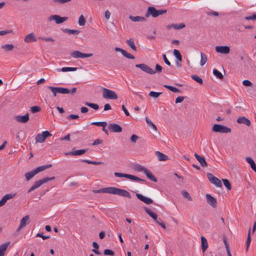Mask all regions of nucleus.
<instances>
[{
    "mask_svg": "<svg viewBox=\"0 0 256 256\" xmlns=\"http://www.w3.org/2000/svg\"><path fill=\"white\" fill-rule=\"evenodd\" d=\"M51 166H52V164L37 167L34 170L30 172H26L24 174L26 180L27 181L30 180L32 178H34L36 174H38V172H41L45 170L46 168H49Z\"/></svg>",
    "mask_w": 256,
    "mask_h": 256,
    "instance_id": "obj_1",
    "label": "nucleus"
},
{
    "mask_svg": "<svg viewBox=\"0 0 256 256\" xmlns=\"http://www.w3.org/2000/svg\"><path fill=\"white\" fill-rule=\"evenodd\" d=\"M134 170L138 172H143L146 176L147 178L152 181L154 182H156L157 181L156 177L146 167L137 164L134 166Z\"/></svg>",
    "mask_w": 256,
    "mask_h": 256,
    "instance_id": "obj_2",
    "label": "nucleus"
},
{
    "mask_svg": "<svg viewBox=\"0 0 256 256\" xmlns=\"http://www.w3.org/2000/svg\"><path fill=\"white\" fill-rule=\"evenodd\" d=\"M167 10H157L153 6H150L148 8L146 13V17H148L150 15L152 16L154 18H156L160 15L166 14Z\"/></svg>",
    "mask_w": 256,
    "mask_h": 256,
    "instance_id": "obj_3",
    "label": "nucleus"
},
{
    "mask_svg": "<svg viewBox=\"0 0 256 256\" xmlns=\"http://www.w3.org/2000/svg\"><path fill=\"white\" fill-rule=\"evenodd\" d=\"M111 194L118 195L129 198H131V195L128 192L116 187H112Z\"/></svg>",
    "mask_w": 256,
    "mask_h": 256,
    "instance_id": "obj_4",
    "label": "nucleus"
},
{
    "mask_svg": "<svg viewBox=\"0 0 256 256\" xmlns=\"http://www.w3.org/2000/svg\"><path fill=\"white\" fill-rule=\"evenodd\" d=\"M114 175L116 177L126 178L130 179V180H132L133 181H136V182H138L145 181L143 179H142L138 177H137L136 176L131 175L130 174H122V173H120V172H115L114 173Z\"/></svg>",
    "mask_w": 256,
    "mask_h": 256,
    "instance_id": "obj_5",
    "label": "nucleus"
},
{
    "mask_svg": "<svg viewBox=\"0 0 256 256\" xmlns=\"http://www.w3.org/2000/svg\"><path fill=\"white\" fill-rule=\"evenodd\" d=\"M102 96L106 99L116 100L118 98L117 94L114 91L106 88L102 89Z\"/></svg>",
    "mask_w": 256,
    "mask_h": 256,
    "instance_id": "obj_6",
    "label": "nucleus"
},
{
    "mask_svg": "<svg viewBox=\"0 0 256 256\" xmlns=\"http://www.w3.org/2000/svg\"><path fill=\"white\" fill-rule=\"evenodd\" d=\"M212 130L216 132L229 133L231 132V129L227 126L214 124L212 128Z\"/></svg>",
    "mask_w": 256,
    "mask_h": 256,
    "instance_id": "obj_7",
    "label": "nucleus"
},
{
    "mask_svg": "<svg viewBox=\"0 0 256 256\" xmlns=\"http://www.w3.org/2000/svg\"><path fill=\"white\" fill-rule=\"evenodd\" d=\"M54 179V177L52 178H46L42 180H38L28 190V192H31L34 190L36 188H39L40 186H41L44 184H45L48 181H50L51 180H52Z\"/></svg>",
    "mask_w": 256,
    "mask_h": 256,
    "instance_id": "obj_8",
    "label": "nucleus"
},
{
    "mask_svg": "<svg viewBox=\"0 0 256 256\" xmlns=\"http://www.w3.org/2000/svg\"><path fill=\"white\" fill-rule=\"evenodd\" d=\"M51 136V134L47 130L42 132L41 134H38L36 136V142L40 143L44 142L45 141L46 138L50 136Z\"/></svg>",
    "mask_w": 256,
    "mask_h": 256,
    "instance_id": "obj_9",
    "label": "nucleus"
},
{
    "mask_svg": "<svg viewBox=\"0 0 256 256\" xmlns=\"http://www.w3.org/2000/svg\"><path fill=\"white\" fill-rule=\"evenodd\" d=\"M207 176L212 184L216 185L217 187L221 188L222 186V183L218 178L210 172L207 174Z\"/></svg>",
    "mask_w": 256,
    "mask_h": 256,
    "instance_id": "obj_10",
    "label": "nucleus"
},
{
    "mask_svg": "<svg viewBox=\"0 0 256 256\" xmlns=\"http://www.w3.org/2000/svg\"><path fill=\"white\" fill-rule=\"evenodd\" d=\"M67 17H61L58 15H52L48 17V20L50 22L54 20L57 24H60L66 21Z\"/></svg>",
    "mask_w": 256,
    "mask_h": 256,
    "instance_id": "obj_11",
    "label": "nucleus"
},
{
    "mask_svg": "<svg viewBox=\"0 0 256 256\" xmlns=\"http://www.w3.org/2000/svg\"><path fill=\"white\" fill-rule=\"evenodd\" d=\"M216 51L220 54H226L230 53V48L228 46H216Z\"/></svg>",
    "mask_w": 256,
    "mask_h": 256,
    "instance_id": "obj_12",
    "label": "nucleus"
},
{
    "mask_svg": "<svg viewBox=\"0 0 256 256\" xmlns=\"http://www.w3.org/2000/svg\"><path fill=\"white\" fill-rule=\"evenodd\" d=\"M72 57L74 58H85L90 57L92 56V54H84L79 51H74L71 54Z\"/></svg>",
    "mask_w": 256,
    "mask_h": 256,
    "instance_id": "obj_13",
    "label": "nucleus"
},
{
    "mask_svg": "<svg viewBox=\"0 0 256 256\" xmlns=\"http://www.w3.org/2000/svg\"><path fill=\"white\" fill-rule=\"evenodd\" d=\"M30 222V217L28 215L22 218L20 220V226H18L17 231H20L23 228L26 226Z\"/></svg>",
    "mask_w": 256,
    "mask_h": 256,
    "instance_id": "obj_14",
    "label": "nucleus"
},
{
    "mask_svg": "<svg viewBox=\"0 0 256 256\" xmlns=\"http://www.w3.org/2000/svg\"><path fill=\"white\" fill-rule=\"evenodd\" d=\"M16 195V193L8 194L4 196L0 200V207L5 204L8 200L14 198Z\"/></svg>",
    "mask_w": 256,
    "mask_h": 256,
    "instance_id": "obj_15",
    "label": "nucleus"
},
{
    "mask_svg": "<svg viewBox=\"0 0 256 256\" xmlns=\"http://www.w3.org/2000/svg\"><path fill=\"white\" fill-rule=\"evenodd\" d=\"M108 129L114 132H122V128L118 124L112 123L108 125Z\"/></svg>",
    "mask_w": 256,
    "mask_h": 256,
    "instance_id": "obj_16",
    "label": "nucleus"
},
{
    "mask_svg": "<svg viewBox=\"0 0 256 256\" xmlns=\"http://www.w3.org/2000/svg\"><path fill=\"white\" fill-rule=\"evenodd\" d=\"M136 66L148 74H154L155 73V71L148 66V65H136Z\"/></svg>",
    "mask_w": 256,
    "mask_h": 256,
    "instance_id": "obj_17",
    "label": "nucleus"
},
{
    "mask_svg": "<svg viewBox=\"0 0 256 256\" xmlns=\"http://www.w3.org/2000/svg\"><path fill=\"white\" fill-rule=\"evenodd\" d=\"M15 120L20 123H26L29 120V115L26 113L24 116H17L15 117Z\"/></svg>",
    "mask_w": 256,
    "mask_h": 256,
    "instance_id": "obj_18",
    "label": "nucleus"
},
{
    "mask_svg": "<svg viewBox=\"0 0 256 256\" xmlns=\"http://www.w3.org/2000/svg\"><path fill=\"white\" fill-rule=\"evenodd\" d=\"M114 50L116 52H119L122 53L123 56L124 57L129 58V59H134V56L131 54L130 53L128 52L126 50L119 48H115Z\"/></svg>",
    "mask_w": 256,
    "mask_h": 256,
    "instance_id": "obj_19",
    "label": "nucleus"
},
{
    "mask_svg": "<svg viewBox=\"0 0 256 256\" xmlns=\"http://www.w3.org/2000/svg\"><path fill=\"white\" fill-rule=\"evenodd\" d=\"M136 196L137 198L142 202H144L146 204H152L153 202V200L148 197H146L140 194H136Z\"/></svg>",
    "mask_w": 256,
    "mask_h": 256,
    "instance_id": "obj_20",
    "label": "nucleus"
},
{
    "mask_svg": "<svg viewBox=\"0 0 256 256\" xmlns=\"http://www.w3.org/2000/svg\"><path fill=\"white\" fill-rule=\"evenodd\" d=\"M206 198L208 203L214 208L216 206V200L215 198L211 196L210 194H206Z\"/></svg>",
    "mask_w": 256,
    "mask_h": 256,
    "instance_id": "obj_21",
    "label": "nucleus"
},
{
    "mask_svg": "<svg viewBox=\"0 0 256 256\" xmlns=\"http://www.w3.org/2000/svg\"><path fill=\"white\" fill-rule=\"evenodd\" d=\"M194 156L199 162L200 164L202 167H206L208 166L207 162L206 161L205 158L203 156H200L196 153L194 154Z\"/></svg>",
    "mask_w": 256,
    "mask_h": 256,
    "instance_id": "obj_22",
    "label": "nucleus"
},
{
    "mask_svg": "<svg viewBox=\"0 0 256 256\" xmlns=\"http://www.w3.org/2000/svg\"><path fill=\"white\" fill-rule=\"evenodd\" d=\"M37 38L34 33L32 32L27 34L24 38V42L27 43L32 42H36Z\"/></svg>",
    "mask_w": 256,
    "mask_h": 256,
    "instance_id": "obj_23",
    "label": "nucleus"
},
{
    "mask_svg": "<svg viewBox=\"0 0 256 256\" xmlns=\"http://www.w3.org/2000/svg\"><path fill=\"white\" fill-rule=\"evenodd\" d=\"M238 124H243L247 126L250 125V121L244 116L239 117L236 120Z\"/></svg>",
    "mask_w": 256,
    "mask_h": 256,
    "instance_id": "obj_24",
    "label": "nucleus"
},
{
    "mask_svg": "<svg viewBox=\"0 0 256 256\" xmlns=\"http://www.w3.org/2000/svg\"><path fill=\"white\" fill-rule=\"evenodd\" d=\"M87 151L86 149H82L79 150H76L74 151H72L70 152H68L66 153V154L71 155V156H80L84 154Z\"/></svg>",
    "mask_w": 256,
    "mask_h": 256,
    "instance_id": "obj_25",
    "label": "nucleus"
},
{
    "mask_svg": "<svg viewBox=\"0 0 256 256\" xmlns=\"http://www.w3.org/2000/svg\"><path fill=\"white\" fill-rule=\"evenodd\" d=\"M200 239L202 242V252H206V250L208 248V243L207 240L206 238L205 237L202 236L200 238Z\"/></svg>",
    "mask_w": 256,
    "mask_h": 256,
    "instance_id": "obj_26",
    "label": "nucleus"
},
{
    "mask_svg": "<svg viewBox=\"0 0 256 256\" xmlns=\"http://www.w3.org/2000/svg\"><path fill=\"white\" fill-rule=\"evenodd\" d=\"M112 192V187H108V188H100L99 190H95L94 191V192L95 193H107V194H110Z\"/></svg>",
    "mask_w": 256,
    "mask_h": 256,
    "instance_id": "obj_27",
    "label": "nucleus"
},
{
    "mask_svg": "<svg viewBox=\"0 0 256 256\" xmlns=\"http://www.w3.org/2000/svg\"><path fill=\"white\" fill-rule=\"evenodd\" d=\"M156 154L160 161H165L168 160V156H167L158 151L156 152Z\"/></svg>",
    "mask_w": 256,
    "mask_h": 256,
    "instance_id": "obj_28",
    "label": "nucleus"
},
{
    "mask_svg": "<svg viewBox=\"0 0 256 256\" xmlns=\"http://www.w3.org/2000/svg\"><path fill=\"white\" fill-rule=\"evenodd\" d=\"M129 18L134 22H144V21H146V19L144 17H142V16H129Z\"/></svg>",
    "mask_w": 256,
    "mask_h": 256,
    "instance_id": "obj_29",
    "label": "nucleus"
},
{
    "mask_svg": "<svg viewBox=\"0 0 256 256\" xmlns=\"http://www.w3.org/2000/svg\"><path fill=\"white\" fill-rule=\"evenodd\" d=\"M126 43L128 46L134 52L137 50V48L135 46L134 40L132 38H130L126 40Z\"/></svg>",
    "mask_w": 256,
    "mask_h": 256,
    "instance_id": "obj_30",
    "label": "nucleus"
},
{
    "mask_svg": "<svg viewBox=\"0 0 256 256\" xmlns=\"http://www.w3.org/2000/svg\"><path fill=\"white\" fill-rule=\"evenodd\" d=\"M56 92L58 93L62 94H68L70 93V90L67 88H62V87H56Z\"/></svg>",
    "mask_w": 256,
    "mask_h": 256,
    "instance_id": "obj_31",
    "label": "nucleus"
},
{
    "mask_svg": "<svg viewBox=\"0 0 256 256\" xmlns=\"http://www.w3.org/2000/svg\"><path fill=\"white\" fill-rule=\"evenodd\" d=\"M246 161L250 164V168L252 170L256 168V164L254 160L250 157L246 158Z\"/></svg>",
    "mask_w": 256,
    "mask_h": 256,
    "instance_id": "obj_32",
    "label": "nucleus"
},
{
    "mask_svg": "<svg viewBox=\"0 0 256 256\" xmlns=\"http://www.w3.org/2000/svg\"><path fill=\"white\" fill-rule=\"evenodd\" d=\"M8 244L5 243L0 246V256H4L5 251L8 246Z\"/></svg>",
    "mask_w": 256,
    "mask_h": 256,
    "instance_id": "obj_33",
    "label": "nucleus"
},
{
    "mask_svg": "<svg viewBox=\"0 0 256 256\" xmlns=\"http://www.w3.org/2000/svg\"><path fill=\"white\" fill-rule=\"evenodd\" d=\"M145 212L152 218H153L155 221L157 220V215L151 211L150 209L147 208H144Z\"/></svg>",
    "mask_w": 256,
    "mask_h": 256,
    "instance_id": "obj_34",
    "label": "nucleus"
},
{
    "mask_svg": "<svg viewBox=\"0 0 256 256\" xmlns=\"http://www.w3.org/2000/svg\"><path fill=\"white\" fill-rule=\"evenodd\" d=\"M62 31L70 34H78L80 32L78 30H70L68 28L63 29Z\"/></svg>",
    "mask_w": 256,
    "mask_h": 256,
    "instance_id": "obj_35",
    "label": "nucleus"
},
{
    "mask_svg": "<svg viewBox=\"0 0 256 256\" xmlns=\"http://www.w3.org/2000/svg\"><path fill=\"white\" fill-rule=\"evenodd\" d=\"M174 54L178 60V62H181L182 60V55L180 51L178 50H174Z\"/></svg>",
    "mask_w": 256,
    "mask_h": 256,
    "instance_id": "obj_36",
    "label": "nucleus"
},
{
    "mask_svg": "<svg viewBox=\"0 0 256 256\" xmlns=\"http://www.w3.org/2000/svg\"><path fill=\"white\" fill-rule=\"evenodd\" d=\"M214 74L220 80H222L224 78L223 74L219 70L216 69L213 70Z\"/></svg>",
    "mask_w": 256,
    "mask_h": 256,
    "instance_id": "obj_37",
    "label": "nucleus"
},
{
    "mask_svg": "<svg viewBox=\"0 0 256 256\" xmlns=\"http://www.w3.org/2000/svg\"><path fill=\"white\" fill-rule=\"evenodd\" d=\"M164 86L174 92H180V90L176 87L168 85H164Z\"/></svg>",
    "mask_w": 256,
    "mask_h": 256,
    "instance_id": "obj_38",
    "label": "nucleus"
},
{
    "mask_svg": "<svg viewBox=\"0 0 256 256\" xmlns=\"http://www.w3.org/2000/svg\"><path fill=\"white\" fill-rule=\"evenodd\" d=\"M85 105L92 108L98 110L99 108V106L96 104L90 103L89 102H86Z\"/></svg>",
    "mask_w": 256,
    "mask_h": 256,
    "instance_id": "obj_39",
    "label": "nucleus"
},
{
    "mask_svg": "<svg viewBox=\"0 0 256 256\" xmlns=\"http://www.w3.org/2000/svg\"><path fill=\"white\" fill-rule=\"evenodd\" d=\"M191 78L193 80H195L198 84H202V80L200 77L198 76L197 75H195V74L192 75L191 76Z\"/></svg>",
    "mask_w": 256,
    "mask_h": 256,
    "instance_id": "obj_40",
    "label": "nucleus"
},
{
    "mask_svg": "<svg viewBox=\"0 0 256 256\" xmlns=\"http://www.w3.org/2000/svg\"><path fill=\"white\" fill-rule=\"evenodd\" d=\"M172 28L176 30H180L184 28L185 27V24L181 23L178 24H172Z\"/></svg>",
    "mask_w": 256,
    "mask_h": 256,
    "instance_id": "obj_41",
    "label": "nucleus"
},
{
    "mask_svg": "<svg viewBox=\"0 0 256 256\" xmlns=\"http://www.w3.org/2000/svg\"><path fill=\"white\" fill-rule=\"evenodd\" d=\"M146 121L147 124L150 127H152L154 130H157L156 126L152 123L150 119L148 118H146Z\"/></svg>",
    "mask_w": 256,
    "mask_h": 256,
    "instance_id": "obj_42",
    "label": "nucleus"
},
{
    "mask_svg": "<svg viewBox=\"0 0 256 256\" xmlns=\"http://www.w3.org/2000/svg\"><path fill=\"white\" fill-rule=\"evenodd\" d=\"M86 20L84 18V16H83V15H81L80 17H79V18H78V24L80 26H84L86 24Z\"/></svg>",
    "mask_w": 256,
    "mask_h": 256,
    "instance_id": "obj_43",
    "label": "nucleus"
},
{
    "mask_svg": "<svg viewBox=\"0 0 256 256\" xmlns=\"http://www.w3.org/2000/svg\"><path fill=\"white\" fill-rule=\"evenodd\" d=\"M2 48L6 50H11L14 48V46L12 44H6L2 46Z\"/></svg>",
    "mask_w": 256,
    "mask_h": 256,
    "instance_id": "obj_44",
    "label": "nucleus"
},
{
    "mask_svg": "<svg viewBox=\"0 0 256 256\" xmlns=\"http://www.w3.org/2000/svg\"><path fill=\"white\" fill-rule=\"evenodd\" d=\"M200 64H205L207 62L206 56L202 52L200 53Z\"/></svg>",
    "mask_w": 256,
    "mask_h": 256,
    "instance_id": "obj_45",
    "label": "nucleus"
},
{
    "mask_svg": "<svg viewBox=\"0 0 256 256\" xmlns=\"http://www.w3.org/2000/svg\"><path fill=\"white\" fill-rule=\"evenodd\" d=\"M92 124L102 127L103 126H106L107 123L106 122H92Z\"/></svg>",
    "mask_w": 256,
    "mask_h": 256,
    "instance_id": "obj_46",
    "label": "nucleus"
},
{
    "mask_svg": "<svg viewBox=\"0 0 256 256\" xmlns=\"http://www.w3.org/2000/svg\"><path fill=\"white\" fill-rule=\"evenodd\" d=\"M244 20H256V13H254L250 16H246L244 18Z\"/></svg>",
    "mask_w": 256,
    "mask_h": 256,
    "instance_id": "obj_47",
    "label": "nucleus"
},
{
    "mask_svg": "<svg viewBox=\"0 0 256 256\" xmlns=\"http://www.w3.org/2000/svg\"><path fill=\"white\" fill-rule=\"evenodd\" d=\"M77 70L76 68L64 67L61 69V71L64 72L74 71Z\"/></svg>",
    "mask_w": 256,
    "mask_h": 256,
    "instance_id": "obj_48",
    "label": "nucleus"
},
{
    "mask_svg": "<svg viewBox=\"0 0 256 256\" xmlns=\"http://www.w3.org/2000/svg\"><path fill=\"white\" fill-rule=\"evenodd\" d=\"M206 14L208 16H219V14L218 12L212 11V10L207 11L206 12Z\"/></svg>",
    "mask_w": 256,
    "mask_h": 256,
    "instance_id": "obj_49",
    "label": "nucleus"
},
{
    "mask_svg": "<svg viewBox=\"0 0 256 256\" xmlns=\"http://www.w3.org/2000/svg\"><path fill=\"white\" fill-rule=\"evenodd\" d=\"M224 245H225V246L226 248L227 254H228V256H230L231 253H230V250L229 246H228V243L226 241V238L224 239Z\"/></svg>",
    "mask_w": 256,
    "mask_h": 256,
    "instance_id": "obj_50",
    "label": "nucleus"
},
{
    "mask_svg": "<svg viewBox=\"0 0 256 256\" xmlns=\"http://www.w3.org/2000/svg\"><path fill=\"white\" fill-rule=\"evenodd\" d=\"M222 181L224 186L228 190H230L231 189V184L229 181L227 179H222Z\"/></svg>",
    "mask_w": 256,
    "mask_h": 256,
    "instance_id": "obj_51",
    "label": "nucleus"
},
{
    "mask_svg": "<svg viewBox=\"0 0 256 256\" xmlns=\"http://www.w3.org/2000/svg\"><path fill=\"white\" fill-rule=\"evenodd\" d=\"M161 94V92L152 91L150 92L149 96L154 98H157Z\"/></svg>",
    "mask_w": 256,
    "mask_h": 256,
    "instance_id": "obj_52",
    "label": "nucleus"
},
{
    "mask_svg": "<svg viewBox=\"0 0 256 256\" xmlns=\"http://www.w3.org/2000/svg\"><path fill=\"white\" fill-rule=\"evenodd\" d=\"M40 110V108L38 106H33L30 108V111L32 113H36Z\"/></svg>",
    "mask_w": 256,
    "mask_h": 256,
    "instance_id": "obj_53",
    "label": "nucleus"
},
{
    "mask_svg": "<svg viewBox=\"0 0 256 256\" xmlns=\"http://www.w3.org/2000/svg\"><path fill=\"white\" fill-rule=\"evenodd\" d=\"M182 195L184 198L188 199L189 200H192V197L190 196V195L188 192H186V191L182 192Z\"/></svg>",
    "mask_w": 256,
    "mask_h": 256,
    "instance_id": "obj_54",
    "label": "nucleus"
},
{
    "mask_svg": "<svg viewBox=\"0 0 256 256\" xmlns=\"http://www.w3.org/2000/svg\"><path fill=\"white\" fill-rule=\"evenodd\" d=\"M104 255L114 256V252L111 250L106 249L104 250Z\"/></svg>",
    "mask_w": 256,
    "mask_h": 256,
    "instance_id": "obj_55",
    "label": "nucleus"
},
{
    "mask_svg": "<svg viewBox=\"0 0 256 256\" xmlns=\"http://www.w3.org/2000/svg\"><path fill=\"white\" fill-rule=\"evenodd\" d=\"M71 0H53L56 4H63L70 2Z\"/></svg>",
    "mask_w": 256,
    "mask_h": 256,
    "instance_id": "obj_56",
    "label": "nucleus"
},
{
    "mask_svg": "<svg viewBox=\"0 0 256 256\" xmlns=\"http://www.w3.org/2000/svg\"><path fill=\"white\" fill-rule=\"evenodd\" d=\"M44 42H54L55 40L52 38H40Z\"/></svg>",
    "mask_w": 256,
    "mask_h": 256,
    "instance_id": "obj_57",
    "label": "nucleus"
},
{
    "mask_svg": "<svg viewBox=\"0 0 256 256\" xmlns=\"http://www.w3.org/2000/svg\"><path fill=\"white\" fill-rule=\"evenodd\" d=\"M48 88L52 92L54 96H56V94L58 93V92H56V88L53 86H49Z\"/></svg>",
    "mask_w": 256,
    "mask_h": 256,
    "instance_id": "obj_58",
    "label": "nucleus"
},
{
    "mask_svg": "<svg viewBox=\"0 0 256 256\" xmlns=\"http://www.w3.org/2000/svg\"><path fill=\"white\" fill-rule=\"evenodd\" d=\"M242 84L244 86H252V84L248 80H244L242 82Z\"/></svg>",
    "mask_w": 256,
    "mask_h": 256,
    "instance_id": "obj_59",
    "label": "nucleus"
},
{
    "mask_svg": "<svg viewBox=\"0 0 256 256\" xmlns=\"http://www.w3.org/2000/svg\"><path fill=\"white\" fill-rule=\"evenodd\" d=\"M79 118V116L78 115L76 114H70L68 116L67 118L68 120H74V119H77Z\"/></svg>",
    "mask_w": 256,
    "mask_h": 256,
    "instance_id": "obj_60",
    "label": "nucleus"
},
{
    "mask_svg": "<svg viewBox=\"0 0 256 256\" xmlns=\"http://www.w3.org/2000/svg\"><path fill=\"white\" fill-rule=\"evenodd\" d=\"M184 99V96H178V98H176L175 102L176 104L180 103L182 102Z\"/></svg>",
    "mask_w": 256,
    "mask_h": 256,
    "instance_id": "obj_61",
    "label": "nucleus"
},
{
    "mask_svg": "<svg viewBox=\"0 0 256 256\" xmlns=\"http://www.w3.org/2000/svg\"><path fill=\"white\" fill-rule=\"evenodd\" d=\"M36 237H40L44 240L49 238L48 236H44L42 233H38L36 235Z\"/></svg>",
    "mask_w": 256,
    "mask_h": 256,
    "instance_id": "obj_62",
    "label": "nucleus"
},
{
    "mask_svg": "<svg viewBox=\"0 0 256 256\" xmlns=\"http://www.w3.org/2000/svg\"><path fill=\"white\" fill-rule=\"evenodd\" d=\"M102 142V140L100 139H96L95 140H94L92 145L96 146L98 145L99 144H100Z\"/></svg>",
    "mask_w": 256,
    "mask_h": 256,
    "instance_id": "obj_63",
    "label": "nucleus"
},
{
    "mask_svg": "<svg viewBox=\"0 0 256 256\" xmlns=\"http://www.w3.org/2000/svg\"><path fill=\"white\" fill-rule=\"evenodd\" d=\"M138 138V137L136 134H132L130 137V140L132 142H136Z\"/></svg>",
    "mask_w": 256,
    "mask_h": 256,
    "instance_id": "obj_64",
    "label": "nucleus"
}]
</instances>
